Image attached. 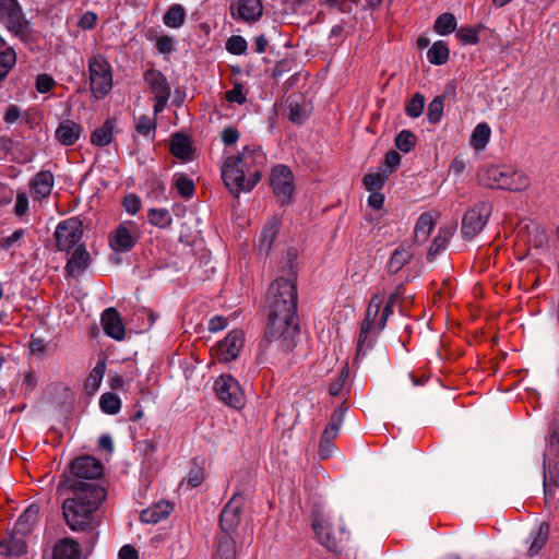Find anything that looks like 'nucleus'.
Listing matches in <instances>:
<instances>
[{"mask_svg": "<svg viewBox=\"0 0 559 559\" xmlns=\"http://www.w3.org/2000/svg\"><path fill=\"white\" fill-rule=\"evenodd\" d=\"M204 480V466L203 461L199 462V459L192 460V467L189 472L187 481L191 487H198Z\"/></svg>", "mask_w": 559, "mask_h": 559, "instance_id": "nucleus-50", "label": "nucleus"}, {"mask_svg": "<svg viewBox=\"0 0 559 559\" xmlns=\"http://www.w3.org/2000/svg\"><path fill=\"white\" fill-rule=\"evenodd\" d=\"M530 178L524 173L513 170L509 167L504 190L514 192L524 191L530 187Z\"/></svg>", "mask_w": 559, "mask_h": 559, "instance_id": "nucleus-35", "label": "nucleus"}, {"mask_svg": "<svg viewBox=\"0 0 559 559\" xmlns=\"http://www.w3.org/2000/svg\"><path fill=\"white\" fill-rule=\"evenodd\" d=\"M312 528L319 539V542L330 551L340 552L342 549V538L336 537L332 534V527L330 523L325 522L318 514L312 518Z\"/></svg>", "mask_w": 559, "mask_h": 559, "instance_id": "nucleus-15", "label": "nucleus"}, {"mask_svg": "<svg viewBox=\"0 0 559 559\" xmlns=\"http://www.w3.org/2000/svg\"><path fill=\"white\" fill-rule=\"evenodd\" d=\"M456 37L465 45H475L479 41L478 33L473 27H461Z\"/></svg>", "mask_w": 559, "mask_h": 559, "instance_id": "nucleus-55", "label": "nucleus"}, {"mask_svg": "<svg viewBox=\"0 0 559 559\" xmlns=\"http://www.w3.org/2000/svg\"><path fill=\"white\" fill-rule=\"evenodd\" d=\"M71 485L72 497L63 501V516L72 531H85L94 525V512L106 499L104 487L80 489Z\"/></svg>", "mask_w": 559, "mask_h": 559, "instance_id": "nucleus-2", "label": "nucleus"}, {"mask_svg": "<svg viewBox=\"0 0 559 559\" xmlns=\"http://www.w3.org/2000/svg\"><path fill=\"white\" fill-rule=\"evenodd\" d=\"M103 464L90 455L76 457L70 464L69 473L63 474L60 486L71 490V485H78L80 489L102 487L97 479L103 475Z\"/></svg>", "mask_w": 559, "mask_h": 559, "instance_id": "nucleus-4", "label": "nucleus"}, {"mask_svg": "<svg viewBox=\"0 0 559 559\" xmlns=\"http://www.w3.org/2000/svg\"><path fill=\"white\" fill-rule=\"evenodd\" d=\"M81 132L82 127L79 123L73 120L66 119L59 123L55 132V136L60 144L70 146L79 140Z\"/></svg>", "mask_w": 559, "mask_h": 559, "instance_id": "nucleus-19", "label": "nucleus"}, {"mask_svg": "<svg viewBox=\"0 0 559 559\" xmlns=\"http://www.w3.org/2000/svg\"><path fill=\"white\" fill-rule=\"evenodd\" d=\"M293 181V173L287 166L277 165L273 168L271 174V186L274 194L283 205L288 204L292 200L294 191Z\"/></svg>", "mask_w": 559, "mask_h": 559, "instance_id": "nucleus-10", "label": "nucleus"}, {"mask_svg": "<svg viewBox=\"0 0 559 559\" xmlns=\"http://www.w3.org/2000/svg\"><path fill=\"white\" fill-rule=\"evenodd\" d=\"M158 52L168 55L174 50V39L168 35L159 36L156 40Z\"/></svg>", "mask_w": 559, "mask_h": 559, "instance_id": "nucleus-60", "label": "nucleus"}, {"mask_svg": "<svg viewBox=\"0 0 559 559\" xmlns=\"http://www.w3.org/2000/svg\"><path fill=\"white\" fill-rule=\"evenodd\" d=\"M25 230L24 229H17L9 237H4L0 239V249L9 250L11 249L15 242H17L23 236Z\"/></svg>", "mask_w": 559, "mask_h": 559, "instance_id": "nucleus-63", "label": "nucleus"}, {"mask_svg": "<svg viewBox=\"0 0 559 559\" xmlns=\"http://www.w3.org/2000/svg\"><path fill=\"white\" fill-rule=\"evenodd\" d=\"M0 22L21 40L28 39L31 23L17 0H0Z\"/></svg>", "mask_w": 559, "mask_h": 559, "instance_id": "nucleus-5", "label": "nucleus"}, {"mask_svg": "<svg viewBox=\"0 0 559 559\" xmlns=\"http://www.w3.org/2000/svg\"><path fill=\"white\" fill-rule=\"evenodd\" d=\"M144 81L154 94V97L170 96V85L166 76L157 70L151 69L144 73Z\"/></svg>", "mask_w": 559, "mask_h": 559, "instance_id": "nucleus-22", "label": "nucleus"}, {"mask_svg": "<svg viewBox=\"0 0 559 559\" xmlns=\"http://www.w3.org/2000/svg\"><path fill=\"white\" fill-rule=\"evenodd\" d=\"M548 535L549 524L547 522H543L536 531L533 542L531 543L528 556L533 557L539 554L543 547L547 544Z\"/></svg>", "mask_w": 559, "mask_h": 559, "instance_id": "nucleus-38", "label": "nucleus"}, {"mask_svg": "<svg viewBox=\"0 0 559 559\" xmlns=\"http://www.w3.org/2000/svg\"><path fill=\"white\" fill-rule=\"evenodd\" d=\"M82 235V222L79 218L71 217L60 222L55 231L57 248L61 251H69L81 240Z\"/></svg>", "mask_w": 559, "mask_h": 559, "instance_id": "nucleus-9", "label": "nucleus"}, {"mask_svg": "<svg viewBox=\"0 0 559 559\" xmlns=\"http://www.w3.org/2000/svg\"><path fill=\"white\" fill-rule=\"evenodd\" d=\"M379 311L380 310L370 307L366 310L357 342V357L366 355L367 350L372 347L376 336L379 334L377 333L378 322H376Z\"/></svg>", "mask_w": 559, "mask_h": 559, "instance_id": "nucleus-12", "label": "nucleus"}, {"mask_svg": "<svg viewBox=\"0 0 559 559\" xmlns=\"http://www.w3.org/2000/svg\"><path fill=\"white\" fill-rule=\"evenodd\" d=\"M225 98L229 103L243 104L246 102V96L242 93V85L236 83L231 90L226 92Z\"/></svg>", "mask_w": 559, "mask_h": 559, "instance_id": "nucleus-59", "label": "nucleus"}, {"mask_svg": "<svg viewBox=\"0 0 559 559\" xmlns=\"http://www.w3.org/2000/svg\"><path fill=\"white\" fill-rule=\"evenodd\" d=\"M444 108V96H436L428 105L427 118L430 123H438L441 120Z\"/></svg>", "mask_w": 559, "mask_h": 559, "instance_id": "nucleus-45", "label": "nucleus"}, {"mask_svg": "<svg viewBox=\"0 0 559 559\" xmlns=\"http://www.w3.org/2000/svg\"><path fill=\"white\" fill-rule=\"evenodd\" d=\"M24 533L12 532L7 538L0 539V554L5 556H21L26 552Z\"/></svg>", "mask_w": 559, "mask_h": 559, "instance_id": "nucleus-21", "label": "nucleus"}, {"mask_svg": "<svg viewBox=\"0 0 559 559\" xmlns=\"http://www.w3.org/2000/svg\"><path fill=\"white\" fill-rule=\"evenodd\" d=\"M102 326L104 332L116 341L124 338V325L116 308H108L102 314Z\"/></svg>", "mask_w": 559, "mask_h": 559, "instance_id": "nucleus-16", "label": "nucleus"}, {"mask_svg": "<svg viewBox=\"0 0 559 559\" xmlns=\"http://www.w3.org/2000/svg\"><path fill=\"white\" fill-rule=\"evenodd\" d=\"M433 28L440 35L451 34L456 29V19L452 13H442L436 20Z\"/></svg>", "mask_w": 559, "mask_h": 559, "instance_id": "nucleus-42", "label": "nucleus"}, {"mask_svg": "<svg viewBox=\"0 0 559 559\" xmlns=\"http://www.w3.org/2000/svg\"><path fill=\"white\" fill-rule=\"evenodd\" d=\"M492 212L490 202H479L469 209L462 219V235L464 239L471 240L485 227Z\"/></svg>", "mask_w": 559, "mask_h": 559, "instance_id": "nucleus-7", "label": "nucleus"}, {"mask_svg": "<svg viewBox=\"0 0 559 559\" xmlns=\"http://www.w3.org/2000/svg\"><path fill=\"white\" fill-rule=\"evenodd\" d=\"M435 222L430 213H423L415 225L414 242H424L428 239L431 230L433 229Z\"/></svg>", "mask_w": 559, "mask_h": 559, "instance_id": "nucleus-33", "label": "nucleus"}, {"mask_svg": "<svg viewBox=\"0 0 559 559\" xmlns=\"http://www.w3.org/2000/svg\"><path fill=\"white\" fill-rule=\"evenodd\" d=\"M388 177L389 176L380 168L377 173L367 174L362 181L368 191H377L383 188Z\"/></svg>", "mask_w": 559, "mask_h": 559, "instance_id": "nucleus-48", "label": "nucleus"}, {"mask_svg": "<svg viewBox=\"0 0 559 559\" xmlns=\"http://www.w3.org/2000/svg\"><path fill=\"white\" fill-rule=\"evenodd\" d=\"M237 550L233 535L218 534L216 537V550L214 559H236Z\"/></svg>", "mask_w": 559, "mask_h": 559, "instance_id": "nucleus-27", "label": "nucleus"}, {"mask_svg": "<svg viewBox=\"0 0 559 559\" xmlns=\"http://www.w3.org/2000/svg\"><path fill=\"white\" fill-rule=\"evenodd\" d=\"M135 130L144 135L148 136L151 133H155L156 130V123L153 119H151L148 116H141L138 118L135 123Z\"/></svg>", "mask_w": 559, "mask_h": 559, "instance_id": "nucleus-54", "label": "nucleus"}, {"mask_svg": "<svg viewBox=\"0 0 559 559\" xmlns=\"http://www.w3.org/2000/svg\"><path fill=\"white\" fill-rule=\"evenodd\" d=\"M55 81L48 74H39L36 79V90L39 93H47L51 90L53 86Z\"/></svg>", "mask_w": 559, "mask_h": 559, "instance_id": "nucleus-64", "label": "nucleus"}, {"mask_svg": "<svg viewBox=\"0 0 559 559\" xmlns=\"http://www.w3.org/2000/svg\"><path fill=\"white\" fill-rule=\"evenodd\" d=\"M38 515V509L35 506L28 507L23 514L19 518L16 522L15 530H19L20 533H26L29 531L31 524H33Z\"/></svg>", "mask_w": 559, "mask_h": 559, "instance_id": "nucleus-46", "label": "nucleus"}, {"mask_svg": "<svg viewBox=\"0 0 559 559\" xmlns=\"http://www.w3.org/2000/svg\"><path fill=\"white\" fill-rule=\"evenodd\" d=\"M401 163V155L396 151H389L385 154L384 160L381 165V170H383L388 176H390L396 167Z\"/></svg>", "mask_w": 559, "mask_h": 559, "instance_id": "nucleus-52", "label": "nucleus"}, {"mask_svg": "<svg viewBox=\"0 0 559 559\" xmlns=\"http://www.w3.org/2000/svg\"><path fill=\"white\" fill-rule=\"evenodd\" d=\"M490 138V128L487 123H479L472 133L471 144L476 151L484 150Z\"/></svg>", "mask_w": 559, "mask_h": 559, "instance_id": "nucleus-39", "label": "nucleus"}, {"mask_svg": "<svg viewBox=\"0 0 559 559\" xmlns=\"http://www.w3.org/2000/svg\"><path fill=\"white\" fill-rule=\"evenodd\" d=\"M16 62V53L14 49L8 45L0 34V81L5 79L10 70Z\"/></svg>", "mask_w": 559, "mask_h": 559, "instance_id": "nucleus-29", "label": "nucleus"}, {"mask_svg": "<svg viewBox=\"0 0 559 559\" xmlns=\"http://www.w3.org/2000/svg\"><path fill=\"white\" fill-rule=\"evenodd\" d=\"M455 226L441 228L428 250L427 259L432 261L436 255L445 248L449 239L453 236Z\"/></svg>", "mask_w": 559, "mask_h": 559, "instance_id": "nucleus-34", "label": "nucleus"}, {"mask_svg": "<svg viewBox=\"0 0 559 559\" xmlns=\"http://www.w3.org/2000/svg\"><path fill=\"white\" fill-rule=\"evenodd\" d=\"M414 255L413 243L409 241L402 242L392 253L388 262V272L396 274L404 265L409 263Z\"/></svg>", "mask_w": 559, "mask_h": 559, "instance_id": "nucleus-18", "label": "nucleus"}, {"mask_svg": "<svg viewBox=\"0 0 559 559\" xmlns=\"http://www.w3.org/2000/svg\"><path fill=\"white\" fill-rule=\"evenodd\" d=\"M548 455H543V486L544 493L547 498L551 495L550 486L559 487V463L554 464L552 467L547 466Z\"/></svg>", "mask_w": 559, "mask_h": 559, "instance_id": "nucleus-30", "label": "nucleus"}, {"mask_svg": "<svg viewBox=\"0 0 559 559\" xmlns=\"http://www.w3.org/2000/svg\"><path fill=\"white\" fill-rule=\"evenodd\" d=\"M408 297L405 295V287L403 284L396 286L394 292L389 296L386 302L391 306H395L397 302L401 304V307H404Z\"/></svg>", "mask_w": 559, "mask_h": 559, "instance_id": "nucleus-58", "label": "nucleus"}, {"mask_svg": "<svg viewBox=\"0 0 559 559\" xmlns=\"http://www.w3.org/2000/svg\"><path fill=\"white\" fill-rule=\"evenodd\" d=\"M90 253L86 251L84 246H78L71 258L68 260L66 271L71 276L81 275L84 270L88 266Z\"/></svg>", "mask_w": 559, "mask_h": 559, "instance_id": "nucleus-23", "label": "nucleus"}, {"mask_svg": "<svg viewBox=\"0 0 559 559\" xmlns=\"http://www.w3.org/2000/svg\"><path fill=\"white\" fill-rule=\"evenodd\" d=\"M263 7L261 0H239L237 3V13H231L235 19L245 22H254L262 15Z\"/></svg>", "mask_w": 559, "mask_h": 559, "instance_id": "nucleus-20", "label": "nucleus"}, {"mask_svg": "<svg viewBox=\"0 0 559 559\" xmlns=\"http://www.w3.org/2000/svg\"><path fill=\"white\" fill-rule=\"evenodd\" d=\"M508 171L509 167L507 166H487L479 173V181L486 187L504 190Z\"/></svg>", "mask_w": 559, "mask_h": 559, "instance_id": "nucleus-17", "label": "nucleus"}, {"mask_svg": "<svg viewBox=\"0 0 559 559\" xmlns=\"http://www.w3.org/2000/svg\"><path fill=\"white\" fill-rule=\"evenodd\" d=\"M424 108H425V97L423 94L416 93L406 103L405 112L411 118H418L419 116H421Z\"/></svg>", "mask_w": 559, "mask_h": 559, "instance_id": "nucleus-49", "label": "nucleus"}, {"mask_svg": "<svg viewBox=\"0 0 559 559\" xmlns=\"http://www.w3.org/2000/svg\"><path fill=\"white\" fill-rule=\"evenodd\" d=\"M88 73L92 94L97 98L105 97L112 87L111 67L102 55H94L88 60Z\"/></svg>", "mask_w": 559, "mask_h": 559, "instance_id": "nucleus-6", "label": "nucleus"}, {"mask_svg": "<svg viewBox=\"0 0 559 559\" xmlns=\"http://www.w3.org/2000/svg\"><path fill=\"white\" fill-rule=\"evenodd\" d=\"M289 120L294 123H302L309 115L308 105L300 95H290L287 100Z\"/></svg>", "mask_w": 559, "mask_h": 559, "instance_id": "nucleus-26", "label": "nucleus"}, {"mask_svg": "<svg viewBox=\"0 0 559 559\" xmlns=\"http://www.w3.org/2000/svg\"><path fill=\"white\" fill-rule=\"evenodd\" d=\"M148 222L159 228H166L171 225L173 218L166 209H151L148 211Z\"/></svg>", "mask_w": 559, "mask_h": 559, "instance_id": "nucleus-43", "label": "nucleus"}, {"mask_svg": "<svg viewBox=\"0 0 559 559\" xmlns=\"http://www.w3.org/2000/svg\"><path fill=\"white\" fill-rule=\"evenodd\" d=\"M186 12L181 4H173L164 14L163 21L165 25L171 28H178L183 25Z\"/></svg>", "mask_w": 559, "mask_h": 559, "instance_id": "nucleus-37", "label": "nucleus"}, {"mask_svg": "<svg viewBox=\"0 0 559 559\" xmlns=\"http://www.w3.org/2000/svg\"><path fill=\"white\" fill-rule=\"evenodd\" d=\"M28 210V199L24 192H20L16 195V202L14 205V214L19 217L24 216Z\"/></svg>", "mask_w": 559, "mask_h": 559, "instance_id": "nucleus-62", "label": "nucleus"}, {"mask_svg": "<svg viewBox=\"0 0 559 559\" xmlns=\"http://www.w3.org/2000/svg\"><path fill=\"white\" fill-rule=\"evenodd\" d=\"M105 371H106V362L104 359H100L97 361L96 366L92 369V371L90 372V374L86 379L85 386L87 390L91 391V393L96 392L97 389L99 388Z\"/></svg>", "mask_w": 559, "mask_h": 559, "instance_id": "nucleus-41", "label": "nucleus"}, {"mask_svg": "<svg viewBox=\"0 0 559 559\" xmlns=\"http://www.w3.org/2000/svg\"><path fill=\"white\" fill-rule=\"evenodd\" d=\"M242 496L235 493L219 514V534H228L234 536L240 524V514L242 512Z\"/></svg>", "mask_w": 559, "mask_h": 559, "instance_id": "nucleus-11", "label": "nucleus"}, {"mask_svg": "<svg viewBox=\"0 0 559 559\" xmlns=\"http://www.w3.org/2000/svg\"><path fill=\"white\" fill-rule=\"evenodd\" d=\"M415 145L416 135L409 130H402L395 138V146L404 153H409Z\"/></svg>", "mask_w": 559, "mask_h": 559, "instance_id": "nucleus-47", "label": "nucleus"}, {"mask_svg": "<svg viewBox=\"0 0 559 559\" xmlns=\"http://www.w3.org/2000/svg\"><path fill=\"white\" fill-rule=\"evenodd\" d=\"M214 391L217 397L226 405L241 408L245 405V394L238 381L229 374L221 376L215 380Z\"/></svg>", "mask_w": 559, "mask_h": 559, "instance_id": "nucleus-8", "label": "nucleus"}, {"mask_svg": "<svg viewBox=\"0 0 559 559\" xmlns=\"http://www.w3.org/2000/svg\"><path fill=\"white\" fill-rule=\"evenodd\" d=\"M138 240L136 227L133 223H122L114 231L109 239L110 247L115 251H129Z\"/></svg>", "mask_w": 559, "mask_h": 559, "instance_id": "nucleus-14", "label": "nucleus"}, {"mask_svg": "<svg viewBox=\"0 0 559 559\" xmlns=\"http://www.w3.org/2000/svg\"><path fill=\"white\" fill-rule=\"evenodd\" d=\"M264 155L260 150H250L245 147L242 152L226 158L222 167V178L231 194L238 198L240 192H245L247 168L258 159H263Z\"/></svg>", "mask_w": 559, "mask_h": 559, "instance_id": "nucleus-3", "label": "nucleus"}, {"mask_svg": "<svg viewBox=\"0 0 559 559\" xmlns=\"http://www.w3.org/2000/svg\"><path fill=\"white\" fill-rule=\"evenodd\" d=\"M99 405L104 413L115 415L120 411L121 401L115 393L106 392L100 396Z\"/></svg>", "mask_w": 559, "mask_h": 559, "instance_id": "nucleus-44", "label": "nucleus"}, {"mask_svg": "<svg viewBox=\"0 0 559 559\" xmlns=\"http://www.w3.org/2000/svg\"><path fill=\"white\" fill-rule=\"evenodd\" d=\"M115 128V121L107 119L104 124L95 129L91 134V143L96 146H106L111 143Z\"/></svg>", "mask_w": 559, "mask_h": 559, "instance_id": "nucleus-32", "label": "nucleus"}, {"mask_svg": "<svg viewBox=\"0 0 559 559\" xmlns=\"http://www.w3.org/2000/svg\"><path fill=\"white\" fill-rule=\"evenodd\" d=\"M245 192L251 191L261 179V171L258 168H252L250 164L247 168Z\"/></svg>", "mask_w": 559, "mask_h": 559, "instance_id": "nucleus-56", "label": "nucleus"}, {"mask_svg": "<svg viewBox=\"0 0 559 559\" xmlns=\"http://www.w3.org/2000/svg\"><path fill=\"white\" fill-rule=\"evenodd\" d=\"M427 58L432 64H443L449 59V49L447 45L439 40L436 41L427 51Z\"/></svg>", "mask_w": 559, "mask_h": 559, "instance_id": "nucleus-40", "label": "nucleus"}, {"mask_svg": "<svg viewBox=\"0 0 559 559\" xmlns=\"http://www.w3.org/2000/svg\"><path fill=\"white\" fill-rule=\"evenodd\" d=\"M53 175L49 170L39 171L31 181V189L37 199H44L51 193Z\"/></svg>", "mask_w": 559, "mask_h": 559, "instance_id": "nucleus-24", "label": "nucleus"}, {"mask_svg": "<svg viewBox=\"0 0 559 559\" xmlns=\"http://www.w3.org/2000/svg\"><path fill=\"white\" fill-rule=\"evenodd\" d=\"M123 207L124 210L130 214H135L140 211L141 207V201L138 195L135 194H128L123 199Z\"/></svg>", "mask_w": 559, "mask_h": 559, "instance_id": "nucleus-61", "label": "nucleus"}, {"mask_svg": "<svg viewBox=\"0 0 559 559\" xmlns=\"http://www.w3.org/2000/svg\"><path fill=\"white\" fill-rule=\"evenodd\" d=\"M267 323L261 350L276 359L288 355L297 345V287L290 278H277L271 284L266 299Z\"/></svg>", "mask_w": 559, "mask_h": 559, "instance_id": "nucleus-1", "label": "nucleus"}, {"mask_svg": "<svg viewBox=\"0 0 559 559\" xmlns=\"http://www.w3.org/2000/svg\"><path fill=\"white\" fill-rule=\"evenodd\" d=\"M243 346V333L240 330H234L215 346V356L219 361L229 362L236 359Z\"/></svg>", "mask_w": 559, "mask_h": 559, "instance_id": "nucleus-13", "label": "nucleus"}, {"mask_svg": "<svg viewBox=\"0 0 559 559\" xmlns=\"http://www.w3.org/2000/svg\"><path fill=\"white\" fill-rule=\"evenodd\" d=\"M53 559H82L79 543L71 538H63L55 546Z\"/></svg>", "mask_w": 559, "mask_h": 559, "instance_id": "nucleus-28", "label": "nucleus"}, {"mask_svg": "<svg viewBox=\"0 0 559 559\" xmlns=\"http://www.w3.org/2000/svg\"><path fill=\"white\" fill-rule=\"evenodd\" d=\"M226 49L233 55H241L247 50V41L240 35H234L226 41Z\"/></svg>", "mask_w": 559, "mask_h": 559, "instance_id": "nucleus-53", "label": "nucleus"}, {"mask_svg": "<svg viewBox=\"0 0 559 559\" xmlns=\"http://www.w3.org/2000/svg\"><path fill=\"white\" fill-rule=\"evenodd\" d=\"M175 186L182 198H191L194 193V183L186 175L176 178Z\"/></svg>", "mask_w": 559, "mask_h": 559, "instance_id": "nucleus-51", "label": "nucleus"}, {"mask_svg": "<svg viewBox=\"0 0 559 559\" xmlns=\"http://www.w3.org/2000/svg\"><path fill=\"white\" fill-rule=\"evenodd\" d=\"M174 507L167 501H159L154 506L143 510L140 519L143 523L156 524L166 519L173 511Z\"/></svg>", "mask_w": 559, "mask_h": 559, "instance_id": "nucleus-25", "label": "nucleus"}, {"mask_svg": "<svg viewBox=\"0 0 559 559\" xmlns=\"http://www.w3.org/2000/svg\"><path fill=\"white\" fill-rule=\"evenodd\" d=\"M170 152L178 158L188 159L192 152L189 139L183 134H174L170 142Z\"/></svg>", "mask_w": 559, "mask_h": 559, "instance_id": "nucleus-36", "label": "nucleus"}, {"mask_svg": "<svg viewBox=\"0 0 559 559\" xmlns=\"http://www.w3.org/2000/svg\"><path fill=\"white\" fill-rule=\"evenodd\" d=\"M278 233L277 222H270L264 226L259 237L258 250L260 253L267 255L272 249L274 239Z\"/></svg>", "mask_w": 559, "mask_h": 559, "instance_id": "nucleus-31", "label": "nucleus"}, {"mask_svg": "<svg viewBox=\"0 0 559 559\" xmlns=\"http://www.w3.org/2000/svg\"><path fill=\"white\" fill-rule=\"evenodd\" d=\"M345 411L346 408L343 406H340L336 411H334L325 428L332 429V431H335L338 435L340 427L344 419Z\"/></svg>", "mask_w": 559, "mask_h": 559, "instance_id": "nucleus-57", "label": "nucleus"}]
</instances>
